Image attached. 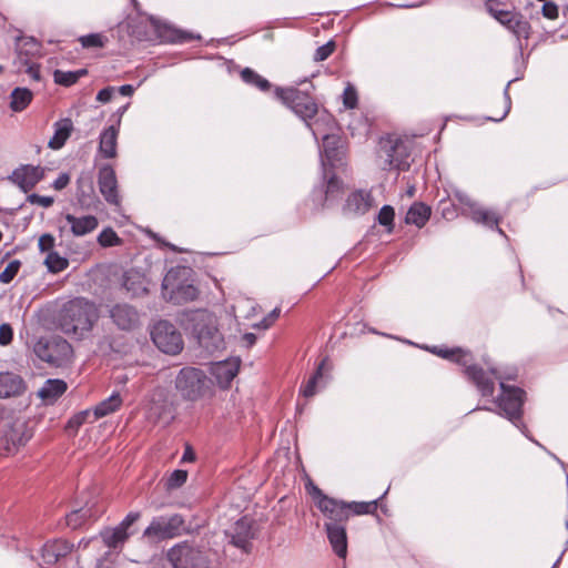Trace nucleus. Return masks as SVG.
Here are the masks:
<instances>
[{"instance_id": "obj_62", "label": "nucleus", "mask_w": 568, "mask_h": 568, "mask_svg": "<svg viewBox=\"0 0 568 568\" xmlns=\"http://www.w3.org/2000/svg\"><path fill=\"white\" fill-rule=\"evenodd\" d=\"M509 110H510V97L508 94V91L505 90V92H504V109H503V111L500 112L499 115H497V116H488L487 119L491 120V121H501L508 114Z\"/></svg>"}, {"instance_id": "obj_38", "label": "nucleus", "mask_w": 568, "mask_h": 568, "mask_svg": "<svg viewBox=\"0 0 568 568\" xmlns=\"http://www.w3.org/2000/svg\"><path fill=\"white\" fill-rule=\"evenodd\" d=\"M122 405V398L119 393H113L109 398L98 404L93 412V420L104 417L109 414L116 412Z\"/></svg>"}, {"instance_id": "obj_19", "label": "nucleus", "mask_w": 568, "mask_h": 568, "mask_svg": "<svg viewBox=\"0 0 568 568\" xmlns=\"http://www.w3.org/2000/svg\"><path fill=\"white\" fill-rule=\"evenodd\" d=\"M465 378L473 384L483 397H490L495 392V379H503V375L495 367L484 369L480 365L475 364L468 367Z\"/></svg>"}, {"instance_id": "obj_2", "label": "nucleus", "mask_w": 568, "mask_h": 568, "mask_svg": "<svg viewBox=\"0 0 568 568\" xmlns=\"http://www.w3.org/2000/svg\"><path fill=\"white\" fill-rule=\"evenodd\" d=\"M181 326L192 334L197 344L212 354L225 348L215 316L206 310L185 311L180 316Z\"/></svg>"}, {"instance_id": "obj_47", "label": "nucleus", "mask_w": 568, "mask_h": 568, "mask_svg": "<svg viewBox=\"0 0 568 568\" xmlns=\"http://www.w3.org/2000/svg\"><path fill=\"white\" fill-rule=\"evenodd\" d=\"M98 243L102 247H112L122 245L123 241L111 227H106L99 234Z\"/></svg>"}, {"instance_id": "obj_54", "label": "nucleus", "mask_w": 568, "mask_h": 568, "mask_svg": "<svg viewBox=\"0 0 568 568\" xmlns=\"http://www.w3.org/2000/svg\"><path fill=\"white\" fill-rule=\"evenodd\" d=\"M164 32L165 34H162V37L170 42H186L192 39L189 33L171 28H166Z\"/></svg>"}, {"instance_id": "obj_39", "label": "nucleus", "mask_w": 568, "mask_h": 568, "mask_svg": "<svg viewBox=\"0 0 568 568\" xmlns=\"http://www.w3.org/2000/svg\"><path fill=\"white\" fill-rule=\"evenodd\" d=\"M240 77L244 83L255 87L262 92H268L272 89L271 82L251 68H244L240 72Z\"/></svg>"}, {"instance_id": "obj_45", "label": "nucleus", "mask_w": 568, "mask_h": 568, "mask_svg": "<svg viewBox=\"0 0 568 568\" xmlns=\"http://www.w3.org/2000/svg\"><path fill=\"white\" fill-rule=\"evenodd\" d=\"M450 362L463 367V375L466 374L468 367H473L475 364L474 355L469 349H465L462 347H456L455 355L450 358Z\"/></svg>"}, {"instance_id": "obj_6", "label": "nucleus", "mask_w": 568, "mask_h": 568, "mask_svg": "<svg viewBox=\"0 0 568 568\" xmlns=\"http://www.w3.org/2000/svg\"><path fill=\"white\" fill-rule=\"evenodd\" d=\"M186 273V268L170 270L163 278V295L173 304L181 305L193 302L199 296V288L187 278H183Z\"/></svg>"}, {"instance_id": "obj_56", "label": "nucleus", "mask_w": 568, "mask_h": 568, "mask_svg": "<svg viewBox=\"0 0 568 568\" xmlns=\"http://www.w3.org/2000/svg\"><path fill=\"white\" fill-rule=\"evenodd\" d=\"M427 349L440 357V358H444V359H447V361H450V358H453V356L455 355V349L456 347H447V346H432V347H427Z\"/></svg>"}, {"instance_id": "obj_13", "label": "nucleus", "mask_w": 568, "mask_h": 568, "mask_svg": "<svg viewBox=\"0 0 568 568\" xmlns=\"http://www.w3.org/2000/svg\"><path fill=\"white\" fill-rule=\"evenodd\" d=\"M345 210L349 213H367L377 211V213H395V207L384 204L379 207V201L374 195L373 190H355L346 199Z\"/></svg>"}, {"instance_id": "obj_24", "label": "nucleus", "mask_w": 568, "mask_h": 568, "mask_svg": "<svg viewBox=\"0 0 568 568\" xmlns=\"http://www.w3.org/2000/svg\"><path fill=\"white\" fill-rule=\"evenodd\" d=\"M98 184L101 194L110 204L119 205L120 196L118 193V180L115 171L111 164H104L100 168L98 174Z\"/></svg>"}, {"instance_id": "obj_14", "label": "nucleus", "mask_w": 568, "mask_h": 568, "mask_svg": "<svg viewBox=\"0 0 568 568\" xmlns=\"http://www.w3.org/2000/svg\"><path fill=\"white\" fill-rule=\"evenodd\" d=\"M254 524V519L248 516H243L236 520L225 530L230 544L248 554L252 549V540L256 537Z\"/></svg>"}, {"instance_id": "obj_63", "label": "nucleus", "mask_w": 568, "mask_h": 568, "mask_svg": "<svg viewBox=\"0 0 568 568\" xmlns=\"http://www.w3.org/2000/svg\"><path fill=\"white\" fill-rule=\"evenodd\" d=\"M113 94H114V88L106 87L98 92L97 101H99L101 103H108L111 101Z\"/></svg>"}, {"instance_id": "obj_7", "label": "nucleus", "mask_w": 568, "mask_h": 568, "mask_svg": "<svg viewBox=\"0 0 568 568\" xmlns=\"http://www.w3.org/2000/svg\"><path fill=\"white\" fill-rule=\"evenodd\" d=\"M33 436L23 417L7 419L0 432V456L14 455Z\"/></svg>"}, {"instance_id": "obj_8", "label": "nucleus", "mask_w": 568, "mask_h": 568, "mask_svg": "<svg viewBox=\"0 0 568 568\" xmlns=\"http://www.w3.org/2000/svg\"><path fill=\"white\" fill-rule=\"evenodd\" d=\"M501 394L496 403L504 415L516 426L523 422V406L526 400V392L517 386L507 385L505 382L499 384Z\"/></svg>"}, {"instance_id": "obj_49", "label": "nucleus", "mask_w": 568, "mask_h": 568, "mask_svg": "<svg viewBox=\"0 0 568 568\" xmlns=\"http://www.w3.org/2000/svg\"><path fill=\"white\" fill-rule=\"evenodd\" d=\"M21 261L12 260L8 263L6 268L0 273V282L3 284H9L13 281V278L18 275L21 268Z\"/></svg>"}, {"instance_id": "obj_4", "label": "nucleus", "mask_w": 568, "mask_h": 568, "mask_svg": "<svg viewBox=\"0 0 568 568\" xmlns=\"http://www.w3.org/2000/svg\"><path fill=\"white\" fill-rule=\"evenodd\" d=\"M174 384L180 396L187 402H197L214 395L213 381L197 367L181 368Z\"/></svg>"}, {"instance_id": "obj_1", "label": "nucleus", "mask_w": 568, "mask_h": 568, "mask_svg": "<svg viewBox=\"0 0 568 568\" xmlns=\"http://www.w3.org/2000/svg\"><path fill=\"white\" fill-rule=\"evenodd\" d=\"M100 318L98 305L85 297H74L65 302L57 316L58 327L68 336L83 338Z\"/></svg>"}, {"instance_id": "obj_33", "label": "nucleus", "mask_w": 568, "mask_h": 568, "mask_svg": "<svg viewBox=\"0 0 568 568\" xmlns=\"http://www.w3.org/2000/svg\"><path fill=\"white\" fill-rule=\"evenodd\" d=\"M73 131V123L71 119L65 118L61 119L58 122L54 123V134L50 139L48 146L52 150H59L61 149L69 136L71 135V132Z\"/></svg>"}, {"instance_id": "obj_57", "label": "nucleus", "mask_w": 568, "mask_h": 568, "mask_svg": "<svg viewBox=\"0 0 568 568\" xmlns=\"http://www.w3.org/2000/svg\"><path fill=\"white\" fill-rule=\"evenodd\" d=\"M54 243H55L54 237L51 234L45 233L40 236L38 246H39L40 252L49 253V252H54L53 251Z\"/></svg>"}, {"instance_id": "obj_3", "label": "nucleus", "mask_w": 568, "mask_h": 568, "mask_svg": "<svg viewBox=\"0 0 568 568\" xmlns=\"http://www.w3.org/2000/svg\"><path fill=\"white\" fill-rule=\"evenodd\" d=\"M274 94L276 99L306 123L314 135H316L321 122L325 123L328 128L335 125V120L331 114H323L315 121V128L312 126L310 120L318 114V104L315 98L307 91L300 90L295 87H276Z\"/></svg>"}, {"instance_id": "obj_48", "label": "nucleus", "mask_w": 568, "mask_h": 568, "mask_svg": "<svg viewBox=\"0 0 568 568\" xmlns=\"http://www.w3.org/2000/svg\"><path fill=\"white\" fill-rule=\"evenodd\" d=\"M187 476L189 474L186 470L175 469L165 481L166 489L172 490L182 487L186 483Z\"/></svg>"}, {"instance_id": "obj_31", "label": "nucleus", "mask_w": 568, "mask_h": 568, "mask_svg": "<svg viewBox=\"0 0 568 568\" xmlns=\"http://www.w3.org/2000/svg\"><path fill=\"white\" fill-rule=\"evenodd\" d=\"M325 531L335 555L345 558L347 555L346 527H325Z\"/></svg>"}, {"instance_id": "obj_18", "label": "nucleus", "mask_w": 568, "mask_h": 568, "mask_svg": "<svg viewBox=\"0 0 568 568\" xmlns=\"http://www.w3.org/2000/svg\"><path fill=\"white\" fill-rule=\"evenodd\" d=\"M382 151L385 153L384 170L395 169L398 171H407L410 168L413 159L407 142L399 139L394 142L387 141V143L383 144Z\"/></svg>"}, {"instance_id": "obj_34", "label": "nucleus", "mask_w": 568, "mask_h": 568, "mask_svg": "<svg viewBox=\"0 0 568 568\" xmlns=\"http://www.w3.org/2000/svg\"><path fill=\"white\" fill-rule=\"evenodd\" d=\"M456 197L458 203H442L440 213H449L450 206H453L455 211H457L458 213H486L485 211L481 210L478 203L473 201L468 195L457 194Z\"/></svg>"}, {"instance_id": "obj_37", "label": "nucleus", "mask_w": 568, "mask_h": 568, "mask_svg": "<svg viewBox=\"0 0 568 568\" xmlns=\"http://www.w3.org/2000/svg\"><path fill=\"white\" fill-rule=\"evenodd\" d=\"M387 494V490L379 498L372 501H346L347 509L349 511V517L352 515H374L378 507L384 510L381 500Z\"/></svg>"}, {"instance_id": "obj_41", "label": "nucleus", "mask_w": 568, "mask_h": 568, "mask_svg": "<svg viewBox=\"0 0 568 568\" xmlns=\"http://www.w3.org/2000/svg\"><path fill=\"white\" fill-rule=\"evenodd\" d=\"M87 74V69H79L77 71L55 70L53 72V80L57 84L68 88L75 84L82 77H85Z\"/></svg>"}, {"instance_id": "obj_25", "label": "nucleus", "mask_w": 568, "mask_h": 568, "mask_svg": "<svg viewBox=\"0 0 568 568\" xmlns=\"http://www.w3.org/2000/svg\"><path fill=\"white\" fill-rule=\"evenodd\" d=\"M44 176V170L40 166L21 165L16 169L9 179L21 190L28 192L32 190Z\"/></svg>"}, {"instance_id": "obj_43", "label": "nucleus", "mask_w": 568, "mask_h": 568, "mask_svg": "<svg viewBox=\"0 0 568 568\" xmlns=\"http://www.w3.org/2000/svg\"><path fill=\"white\" fill-rule=\"evenodd\" d=\"M43 263L52 274L63 272L69 266V260L61 256L58 252H49Z\"/></svg>"}, {"instance_id": "obj_21", "label": "nucleus", "mask_w": 568, "mask_h": 568, "mask_svg": "<svg viewBox=\"0 0 568 568\" xmlns=\"http://www.w3.org/2000/svg\"><path fill=\"white\" fill-rule=\"evenodd\" d=\"M108 312L112 323L121 331H133L140 324L138 310L128 303H115Z\"/></svg>"}, {"instance_id": "obj_50", "label": "nucleus", "mask_w": 568, "mask_h": 568, "mask_svg": "<svg viewBox=\"0 0 568 568\" xmlns=\"http://www.w3.org/2000/svg\"><path fill=\"white\" fill-rule=\"evenodd\" d=\"M79 42L81 43V45L84 49L103 48L106 42V38L104 36H102L101 33H90V34L80 37Z\"/></svg>"}, {"instance_id": "obj_11", "label": "nucleus", "mask_w": 568, "mask_h": 568, "mask_svg": "<svg viewBox=\"0 0 568 568\" xmlns=\"http://www.w3.org/2000/svg\"><path fill=\"white\" fill-rule=\"evenodd\" d=\"M155 346L165 354L175 355L183 349V338L176 327L169 321H159L151 331Z\"/></svg>"}, {"instance_id": "obj_20", "label": "nucleus", "mask_w": 568, "mask_h": 568, "mask_svg": "<svg viewBox=\"0 0 568 568\" xmlns=\"http://www.w3.org/2000/svg\"><path fill=\"white\" fill-rule=\"evenodd\" d=\"M75 545L65 538H52L40 548L41 565L53 566L75 550Z\"/></svg>"}, {"instance_id": "obj_10", "label": "nucleus", "mask_w": 568, "mask_h": 568, "mask_svg": "<svg viewBox=\"0 0 568 568\" xmlns=\"http://www.w3.org/2000/svg\"><path fill=\"white\" fill-rule=\"evenodd\" d=\"M498 6V0H486L485 2V9L491 17L514 33L518 40H527L531 32V26L525 17L521 13L499 10Z\"/></svg>"}, {"instance_id": "obj_22", "label": "nucleus", "mask_w": 568, "mask_h": 568, "mask_svg": "<svg viewBox=\"0 0 568 568\" xmlns=\"http://www.w3.org/2000/svg\"><path fill=\"white\" fill-rule=\"evenodd\" d=\"M145 418L152 425L173 418L172 403L168 399L163 390H155L152 394L145 409Z\"/></svg>"}, {"instance_id": "obj_60", "label": "nucleus", "mask_w": 568, "mask_h": 568, "mask_svg": "<svg viewBox=\"0 0 568 568\" xmlns=\"http://www.w3.org/2000/svg\"><path fill=\"white\" fill-rule=\"evenodd\" d=\"M430 215H404L405 224H415L417 227H423L428 222Z\"/></svg>"}, {"instance_id": "obj_30", "label": "nucleus", "mask_w": 568, "mask_h": 568, "mask_svg": "<svg viewBox=\"0 0 568 568\" xmlns=\"http://www.w3.org/2000/svg\"><path fill=\"white\" fill-rule=\"evenodd\" d=\"M119 129L110 125L104 129L100 134L99 152L105 159H113L116 156Z\"/></svg>"}, {"instance_id": "obj_44", "label": "nucleus", "mask_w": 568, "mask_h": 568, "mask_svg": "<svg viewBox=\"0 0 568 568\" xmlns=\"http://www.w3.org/2000/svg\"><path fill=\"white\" fill-rule=\"evenodd\" d=\"M91 517L90 509H75L65 515V526L72 530L81 528Z\"/></svg>"}, {"instance_id": "obj_26", "label": "nucleus", "mask_w": 568, "mask_h": 568, "mask_svg": "<svg viewBox=\"0 0 568 568\" xmlns=\"http://www.w3.org/2000/svg\"><path fill=\"white\" fill-rule=\"evenodd\" d=\"M122 287L131 298L140 297L149 293L148 280L136 270H129L122 276Z\"/></svg>"}, {"instance_id": "obj_27", "label": "nucleus", "mask_w": 568, "mask_h": 568, "mask_svg": "<svg viewBox=\"0 0 568 568\" xmlns=\"http://www.w3.org/2000/svg\"><path fill=\"white\" fill-rule=\"evenodd\" d=\"M27 389L24 379L13 372L0 373V398L21 396Z\"/></svg>"}, {"instance_id": "obj_59", "label": "nucleus", "mask_w": 568, "mask_h": 568, "mask_svg": "<svg viewBox=\"0 0 568 568\" xmlns=\"http://www.w3.org/2000/svg\"><path fill=\"white\" fill-rule=\"evenodd\" d=\"M541 9L542 16L547 19L555 20L558 18V6L551 1H544Z\"/></svg>"}, {"instance_id": "obj_9", "label": "nucleus", "mask_w": 568, "mask_h": 568, "mask_svg": "<svg viewBox=\"0 0 568 568\" xmlns=\"http://www.w3.org/2000/svg\"><path fill=\"white\" fill-rule=\"evenodd\" d=\"M185 531V520L180 514L172 516H160L152 519L144 529L143 537L156 541L179 537Z\"/></svg>"}, {"instance_id": "obj_15", "label": "nucleus", "mask_w": 568, "mask_h": 568, "mask_svg": "<svg viewBox=\"0 0 568 568\" xmlns=\"http://www.w3.org/2000/svg\"><path fill=\"white\" fill-rule=\"evenodd\" d=\"M36 351L42 361L57 366L68 362L73 354L71 344L60 336L53 337L44 344L39 343Z\"/></svg>"}, {"instance_id": "obj_29", "label": "nucleus", "mask_w": 568, "mask_h": 568, "mask_svg": "<svg viewBox=\"0 0 568 568\" xmlns=\"http://www.w3.org/2000/svg\"><path fill=\"white\" fill-rule=\"evenodd\" d=\"M329 371L328 358L324 357L317 365L315 372L311 375L308 381L302 385L301 394L306 397H313L316 394L317 386H324V375Z\"/></svg>"}, {"instance_id": "obj_17", "label": "nucleus", "mask_w": 568, "mask_h": 568, "mask_svg": "<svg viewBox=\"0 0 568 568\" xmlns=\"http://www.w3.org/2000/svg\"><path fill=\"white\" fill-rule=\"evenodd\" d=\"M321 149V166L337 169L343 166L346 158V149L343 145L342 138L338 134H323Z\"/></svg>"}, {"instance_id": "obj_36", "label": "nucleus", "mask_w": 568, "mask_h": 568, "mask_svg": "<svg viewBox=\"0 0 568 568\" xmlns=\"http://www.w3.org/2000/svg\"><path fill=\"white\" fill-rule=\"evenodd\" d=\"M68 223L71 225V231L75 236H82L93 231L98 226V220L95 215H82L75 217V215H65Z\"/></svg>"}, {"instance_id": "obj_46", "label": "nucleus", "mask_w": 568, "mask_h": 568, "mask_svg": "<svg viewBox=\"0 0 568 568\" xmlns=\"http://www.w3.org/2000/svg\"><path fill=\"white\" fill-rule=\"evenodd\" d=\"M93 415L91 410L85 409L74 414L67 423L65 430L69 434H77L79 428L88 422V419Z\"/></svg>"}, {"instance_id": "obj_42", "label": "nucleus", "mask_w": 568, "mask_h": 568, "mask_svg": "<svg viewBox=\"0 0 568 568\" xmlns=\"http://www.w3.org/2000/svg\"><path fill=\"white\" fill-rule=\"evenodd\" d=\"M17 64L19 72H26L34 81L41 80L40 65L38 63L31 62L28 58V54L23 53L22 51L18 52Z\"/></svg>"}, {"instance_id": "obj_52", "label": "nucleus", "mask_w": 568, "mask_h": 568, "mask_svg": "<svg viewBox=\"0 0 568 568\" xmlns=\"http://www.w3.org/2000/svg\"><path fill=\"white\" fill-rule=\"evenodd\" d=\"M357 91L352 84H347L343 92V103L346 109H355L357 106Z\"/></svg>"}, {"instance_id": "obj_5", "label": "nucleus", "mask_w": 568, "mask_h": 568, "mask_svg": "<svg viewBox=\"0 0 568 568\" xmlns=\"http://www.w3.org/2000/svg\"><path fill=\"white\" fill-rule=\"evenodd\" d=\"M166 559L172 568H211L205 549L189 540L171 547L166 552Z\"/></svg>"}, {"instance_id": "obj_35", "label": "nucleus", "mask_w": 568, "mask_h": 568, "mask_svg": "<svg viewBox=\"0 0 568 568\" xmlns=\"http://www.w3.org/2000/svg\"><path fill=\"white\" fill-rule=\"evenodd\" d=\"M416 193V187L414 185L408 186L405 194L400 196V205L398 210L406 213H432V209L429 205L424 202L413 201V197Z\"/></svg>"}, {"instance_id": "obj_40", "label": "nucleus", "mask_w": 568, "mask_h": 568, "mask_svg": "<svg viewBox=\"0 0 568 568\" xmlns=\"http://www.w3.org/2000/svg\"><path fill=\"white\" fill-rule=\"evenodd\" d=\"M32 97L33 94L29 89L16 88L10 95V108L16 112L23 111L32 101Z\"/></svg>"}, {"instance_id": "obj_12", "label": "nucleus", "mask_w": 568, "mask_h": 568, "mask_svg": "<svg viewBox=\"0 0 568 568\" xmlns=\"http://www.w3.org/2000/svg\"><path fill=\"white\" fill-rule=\"evenodd\" d=\"M336 169H322V182L311 194L312 201L316 206L324 207L327 202L338 199L344 191V182L335 172Z\"/></svg>"}, {"instance_id": "obj_28", "label": "nucleus", "mask_w": 568, "mask_h": 568, "mask_svg": "<svg viewBox=\"0 0 568 568\" xmlns=\"http://www.w3.org/2000/svg\"><path fill=\"white\" fill-rule=\"evenodd\" d=\"M68 389V385L63 379L50 378L44 382L38 390V396L47 405L54 404Z\"/></svg>"}, {"instance_id": "obj_51", "label": "nucleus", "mask_w": 568, "mask_h": 568, "mask_svg": "<svg viewBox=\"0 0 568 568\" xmlns=\"http://www.w3.org/2000/svg\"><path fill=\"white\" fill-rule=\"evenodd\" d=\"M307 493L312 496L315 506L320 509V506L324 504V501L329 500L332 497L327 496L323 493L321 488H318L314 483L310 481L306 485Z\"/></svg>"}, {"instance_id": "obj_23", "label": "nucleus", "mask_w": 568, "mask_h": 568, "mask_svg": "<svg viewBox=\"0 0 568 568\" xmlns=\"http://www.w3.org/2000/svg\"><path fill=\"white\" fill-rule=\"evenodd\" d=\"M318 510L325 518L324 528L346 527L349 519V511L347 509L346 501L332 497L329 500L324 501V504L320 506Z\"/></svg>"}, {"instance_id": "obj_32", "label": "nucleus", "mask_w": 568, "mask_h": 568, "mask_svg": "<svg viewBox=\"0 0 568 568\" xmlns=\"http://www.w3.org/2000/svg\"><path fill=\"white\" fill-rule=\"evenodd\" d=\"M239 365L230 362H219L213 367V375L219 386L223 389L230 387L232 381L237 375Z\"/></svg>"}, {"instance_id": "obj_16", "label": "nucleus", "mask_w": 568, "mask_h": 568, "mask_svg": "<svg viewBox=\"0 0 568 568\" xmlns=\"http://www.w3.org/2000/svg\"><path fill=\"white\" fill-rule=\"evenodd\" d=\"M140 511H131L118 526L101 530L100 537L103 544L111 549L122 548L133 534L130 531V528L140 519Z\"/></svg>"}, {"instance_id": "obj_61", "label": "nucleus", "mask_w": 568, "mask_h": 568, "mask_svg": "<svg viewBox=\"0 0 568 568\" xmlns=\"http://www.w3.org/2000/svg\"><path fill=\"white\" fill-rule=\"evenodd\" d=\"M28 201L32 204H38L42 207H49L53 203V199L51 196H41L38 194L28 195Z\"/></svg>"}, {"instance_id": "obj_53", "label": "nucleus", "mask_w": 568, "mask_h": 568, "mask_svg": "<svg viewBox=\"0 0 568 568\" xmlns=\"http://www.w3.org/2000/svg\"><path fill=\"white\" fill-rule=\"evenodd\" d=\"M336 49L335 41L331 40L327 43L318 47L314 53V61L321 62L326 60Z\"/></svg>"}, {"instance_id": "obj_55", "label": "nucleus", "mask_w": 568, "mask_h": 568, "mask_svg": "<svg viewBox=\"0 0 568 568\" xmlns=\"http://www.w3.org/2000/svg\"><path fill=\"white\" fill-rule=\"evenodd\" d=\"M473 220L477 224H481L489 229H498L500 223L499 215H471Z\"/></svg>"}, {"instance_id": "obj_58", "label": "nucleus", "mask_w": 568, "mask_h": 568, "mask_svg": "<svg viewBox=\"0 0 568 568\" xmlns=\"http://www.w3.org/2000/svg\"><path fill=\"white\" fill-rule=\"evenodd\" d=\"M13 338V329L10 324L3 323L0 325V345H9Z\"/></svg>"}, {"instance_id": "obj_64", "label": "nucleus", "mask_w": 568, "mask_h": 568, "mask_svg": "<svg viewBox=\"0 0 568 568\" xmlns=\"http://www.w3.org/2000/svg\"><path fill=\"white\" fill-rule=\"evenodd\" d=\"M70 180L71 178L69 173H61L53 182V187L58 191H61L68 186Z\"/></svg>"}]
</instances>
